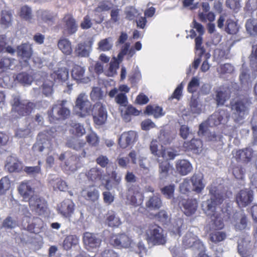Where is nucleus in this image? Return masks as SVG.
<instances>
[{
	"mask_svg": "<svg viewBox=\"0 0 257 257\" xmlns=\"http://www.w3.org/2000/svg\"><path fill=\"white\" fill-rule=\"evenodd\" d=\"M210 198L202 203V208L207 216H210L217 213L215 211L216 206L221 204L224 200V196L214 185H211L209 188Z\"/></svg>",
	"mask_w": 257,
	"mask_h": 257,
	"instance_id": "f257e3e1",
	"label": "nucleus"
},
{
	"mask_svg": "<svg viewBox=\"0 0 257 257\" xmlns=\"http://www.w3.org/2000/svg\"><path fill=\"white\" fill-rule=\"evenodd\" d=\"M66 100H58L48 111L49 120L51 122L54 123L58 120L65 119L70 115V110L66 106Z\"/></svg>",
	"mask_w": 257,
	"mask_h": 257,
	"instance_id": "f03ea898",
	"label": "nucleus"
},
{
	"mask_svg": "<svg viewBox=\"0 0 257 257\" xmlns=\"http://www.w3.org/2000/svg\"><path fill=\"white\" fill-rule=\"evenodd\" d=\"M146 239L153 245H164L166 242V236L163 229L156 225L149 226L146 232Z\"/></svg>",
	"mask_w": 257,
	"mask_h": 257,
	"instance_id": "7ed1b4c3",
	"label": "nucleus"
},
{
	"mask_svg": "<svg viewBox=\"0 0 257 257\" xmlns=\"http://www.w3.org/2000/svg\"><path fill=\"white\" fill-rule=\"evenodd\" d=\"M250 104L246 99L237 100L231 103L232 116L235 121L239 122L248 115Z\"/></svg>",
	"mask_w": 257,
	"mask_h": 257,
	"instance_id": "20e7f679",
	"label": "nucleus"
},
{
	"mask_svg": "<svg viewBox=\"0 0 257 257\" xmlns=\"http://www.w3.org/2000/svg\"><path fill=\"white\" fill-rule=\"evenodd\" d=\"M75 108L77 113L82 117L90 115L92 113L93 107L85 93H81L79 94L75 101Z\"/></svg>",
	"mask_w": 257,
	"mask_h": 257,
	"instance_id": "39448f33",
	"label": "nucleus"
},
{
	"mask_svg": "<svg viewBox=\"0 0 257 257\" xmlns=\"http://www.w3.org/2000/svg\"><path fill=\"white\" fill-rule=\"evenodd\" d=\"M35 107V104L27 100H21L18 97L14 99L13 110L17 112L20 116L29 115Z\"/></svg>",
	"mask_w": 257,
	"mask_h": 257,
	"instance_id": "423d86ee",
	"label": "nucleus"
},
{
	"mask_svg": "<svg viewBox=\"0 0 257 257\" xmlns=\"http://www.w3.org/2000/svg\"><path fill=\"white\" fill-rule=\"evenodd\" d=\"M182 245L185 248H192L193 250L203 251L204 249V244L191 231H188L183 236Z\"/></svg>",
	"mask_w": 257,
	"mask_h": 257,
	"instance_id": "0eeeda50",
	"label": "nucleus"
},
{
	"mask_svg": "<svg viewBox=\"0 0 257 257\" xmlns=\"http://www.w3.org/2000/svg\"><path fill=\"white\" fill-rule=\"evenodd\" d=\"M229 118V113L225 109H220L215 111L208 118L205 123L210 127L226 122Z\"/></svg>",
	"mask_w": 257,
	"mask_h": 257,
	"instance_id": "6e6552de",
	"label": "nucleus"
},
{
	"mask_svg": "<svg viewBox=\"0 0 257 257\" xmlns=\"http://www.w3.org/2000/svg\"><path fill=\"white\" fill-rule=\"evenodd\" d=\"M83 241L85 248L87 250H92L100 246L101 239L97 234L86 232L83 234Z\"/></svg>",
	"mask_w": 257,
	"mask_h": 257,
	"instance_id": "1a4fd4ad",
	"label": "nucleus"
},
{
	"mask_svg": "<svg viewBox=\"0 0 257 257\" xmlns=\"http://www.w3.org/2000/svg\"><path fill=\"white\" fill-rule=\"evenodd\" d=\"M132 240L125 234H119L113 235L110 239L111 244L117 248H128L131 244Z\"/></svg>",
	"mask_w": 257,
	"mask_h": 257,
	"instance_id": "9d476101",
	"label": "nucleus"
},
{
	"mask_svg": "<svg viewBox=\"0 0 257 257\" xmlns=\"http://www.w3.org/2000/svg\"><path fill=\"white\" fill-rule=\"evenodd\" d=\"M253 198V191L247 189L240 190L236 196V202L240 207H244L249 204Z\"/></svg>",
	"mask_w": 257,
	"mask_h": 257,
	"instance_id": "9b49d317",
	"label": "nucleus"
},
{
	"mask_svg": "<svg viewBox=\"0 0 257 257\" xmlns=\"http://www.w3.org/2000/svg\"><path fill=\"white\" fill-rule=\"evenodd\" d=\"M230 90L227 86H221L215 91L214 99L217 106L223 105L230 96Z\"/></svg>",
	"mask_w": 257,
	"mask_h": 257,
	"instance_id": "f8f14e48",
	"label": "nucleus"
},
{
	"mask_svg": "<svg viewBox=\"0 0 257 257\" xmlns=\"http://www.w3.org/2000/svg\"><path fill=\"white\" fill-rule=\"evenodd\" d=\"M52 145L51 141L46 138L45 135L41 134L37 142L33 146V150L36 153H41L45 150L49 151L52 148Z\"/></svg>",
	"mask_w": 257,
	"mask_h": 257,
	"instance_id": "ddd939ff",
	"label": "nucleus"
},
{
	"mask_svg": "<svg viewBox=\"0 0 257 257\" xmlns=\"http://www.w3.org/2000/svg\"><path fill=\"white\" fill-rule=\"evenodd\" d=\"M75 205L70 199H65L61 202L58 207V210L61 215L65 218H70L73 214Z\"/></svg>",
	"mask_w": 257,
	"mask_h": 257,
	"instance_id": "4468645a",
	"label": "nucleus"
},
{
	"mask_svg": "<svg viewBox=\"0 0 257 257\" xmlns=\"http://www.w3.org/2000/svg\"><path fill=\"white\" fill-rule=\"evenodd\" d=\"M93 108L97 109L93 116L94 122L98 125L103 124L107 118V112L105 107L100 102H97L93 106Z\"/></svg>",
	"mask_w": 257,
	"mask_h": 257,
	"instance_id": "2eb2a0df",
	"label": "nucleus"
},
{
	"mask_svg": "<svg viewBox=\"0 0 257 257\" xmlns=\"http://www.w3.org/2000/svg\"><path fill=\"white\" fill-rule=\"evenodd\" d=\"M138 187L130 189L127 196V200L134 206H138L143 201L144 196Z\"/></svg>",
	"mask_w": 257,
	"mask_h": 257,
	"instance_id": "dca6fc26",
	"label": "nucleus"
},
{
	"mask_svg": "<svg viewBox=\"0 0 257 257\" xmlns=\"http://www.w3.org/2000/svg\"><path fill=\"white\" fill-rule=\"evenodd\" d=\"M181 205L184 213L187 216H190L196 212L198 207V202L195 199L183 200L181 202Z\"/></svg>",
	"mask_w": 257,
	"mask_h": 257,
	"instance_id": "f3484780",
	"label": "nucleus"
},
{
	"mask_svg": "<svg viewBox=\"0 0 257 257\" xmlns=\"http://www.w3.org/2000/svg\"><path fill=\"white\" fill-rule=\"evenodd\" d=\"M85 69L79 65H75L72 70V77L79 83H87L90 81L89 77L85 76Z\"/></svg>",
	"mask_w": 257,
	"mask_h": 257,
	"instance_id": "a211bd4d",
	"label": "nucleus"
},
{
	"mask_svg": "<svg viewBox=\"0 0 257 257\" xmlns=\"http://www.w3.org/2000/svg\"><path fill=\"white\" fill-rule=\"evenodd\" d=\"M137 134L134 131L123 133L119 139V145L122 148H126L132 144L136 140Z\"/></svg>",
	"mask_w": 257,
	"mask_h": 257,
	"instance_id": "6ab92c4d",
	"label": "nucleus"
},
{
	"mask_svg": "<svg viewBox=\"0 0 257 257\" xmlns=\"http://www.w3.org/2000/svg\"><path fill=\"white\" fill-rule=\"evenodd\" d=\"M185 229L183 220L177 218L173 221L169 229V231L171 235L175 238H178L181 235L182 231Z\"/></svg>",
	"mask_w": 257,
	"mask_h": 257,
	"instance_id": "aec40b11",
	"label": "nucleus"
},
{
	"mask_svg": "<svg viewBox=\"0 0 257 257\" xmlns=\"http://www.w3.org/2000/svg\"><path fill=\"white\" fill-rule=\"evenodd\" d=\"M253 150L251 148H245L236 152L234 158L238 162L246 163L250 161L252 157Z\"/></svg>",
	"mask_w": 257,
	"mask_h": 257,
	"instance_id": "412c9836",
	"label": "nucleus"
},
{
	"mask_svg": "<svg viewBox=\"0 0 257 257\" xmlns=\"http://www.w3.org/2000/svg\"><path fill=\"white\" fill-rule=\"evenodd\" d=\"M18 191L24 199L29 198L33 195L34 192L32 182L29 181L22 182L18 187Z\"/></svg>",
	"mask_w": 257,
	"mask_h": 257,
	"instance_id": "4be33fe9",
	"label": "nucleus"
},
{
	"mask_svg": "<svg viewBox=\"0 0 257 257\" xmlns=\"http://www.w3.org/2000/svg\"><path fill=\"white\" fill-rule=\"evenodd\" d=\"M64 30L68 34L72 35L77 30V25L74 18L70 15H66L63 18Z\"/></svg>",
	"mask_w": 257,
	"mask_h": 257,
	"instance_id": "5701e85b",
	"label": "nucleus"
},
{
	"mask_svg": "<svg viewBox=\"0 0 257 257\" xmlns=\"http://www.w3.org/2000/svg\"><path fill=\"white\" fill-rule=\"evenodd\" d=\"M248 239H240L238 241V251L241 257H253L249 248Z\"/></svg>",
	"mask_w": 257,
	"mask_h": 257,
	"instance_id": "b1692460",
	"label": "nucleus"
},
{
	"mask_svg": "<svg viewBox=\"0 0 257 257\" xmlns=\"http://www.w3.org/2000/svg\"><path fill=\"white\" fill-rule=\"evenodd\" d=\"M69 72L66 68H61L51 74L50 78L55 82H62L68 78Z\"/></svg>",
	"mask_w": 257,
	"mask_h": 257,
	"instance_id": "393cba45",
	"label": "nucleus"
},
{
	"mask_svg": "<svg viewBox=\"0 0 257 257\" xmlns=\"http://www.w3.org/2000/svg\"><path fill=\"white\" fill-rule=\"evenodd\" d=\"M17 53L19 56L21 57L24 61L26 62L32 56V46L27 43L23 44L18 47Z\"/></svg>",
	"mask_w": 257,
	"mask_h": 257,
	"instance_id": "a878e982",
	"label": "nucleus"
},
{
	"mask_svg": "<svg viewBox=\"0 0 257 257\" xmlns=\"http://www.w3.org/2000/svg\"><path fill=\"white\" fill-rule=\"evenodd\" d=\"M13 14L10 10H2L0 14V25L7 29L12 26Z\"/></svg>",
	"mask_w": 257,
	"mask_h": 257,
	"instance_id": "bb28decb",
	"label": "nucleus"
},
{
	"mask_svg": "<svg viewBox=\"0 0 257 257\" xmlns=\"http://www.w3.org/2000/svg\"><path fill=\"white\" fill-rule=\"evenodd\" d=\"M81 195L87 200L95 202L99 197L98 190L93 187H88L81 191Z\"/></svg>",
	"mask_w": 257,
	"mask_h": 257,
	"instance_id": "cd10ccee",
	"label": "nucleus"
},
{
	"mask_svg": "<svg viewBox=\"0 0 257 257\" xmlns=\"http://www.w3.org/2000/svg\"><path fill=\"white\" fill-rule=\"evenodd\" d=\"M177 171L182 175H186L192 170L191 164L186 160H179L176 164Z\"/></svg>",
	"mask_w": 257,
	"mask_h": 257,
	"instance_id": "c85d7f7f",
	"label": "nucleus"
},
{
	"mask_svg": "<svg viewBox=\"0 0 257 257\" xmlns=\"http://www.w3.org/2000/svg\"><path fill=\"white\" fill-rule=\"evenodd\" d=\"M91 44L88 45L85 42L78 44L74 51L76 55L81 57H88L91 51Z\"/></svg>",
	"mask_w": 257,
	"mask_h": 257,
	"instance_id": "c756f323",
	"label": "nucleus"
},
{
	"mask_svg": "<svg viewBox=\"0 0 257 257\" xmlns=\"http://www.w3.org/2000/svg\"><path fill=\"white\" fill-rule=\"evenodd\" d=\"M203 176L202 174H194L191 178V185L192 191L200 193L204 188L205 184L202 182Z\"/></svg>",
	"mask_w": 257,
	"mask_h": 257,
	"instance_id": "7c9ffc66",
	"label": "nucleus"
},
{
	"mask_svg": "<svg viewBox=\"0 0 257 257\" xmlns=\"http://www.w3.org/2000/svg\"><path fill=\"white\" fill-rule=\"evenodd\" d=\"M6 168L10 172H19L22 165L16 157L10 156L7 158Z\"/></svg>",
	"mask_w": 257,
	"mask_h": 257,
	"instance_id": "2f4dec72",
	"label": "nucleus"
},
{
	"mask_svg": "<svg viewBox=\"0 0 257 257\" xmlns=\"http://www.w3.org/2000/svg\"><path fill=\"white\" fill-rule=\"evenodd\" d=\"M199 135L205 136L209 141L212 142H221V137L219 135H216L214 132H207L206 131L205 123H201L199 125V130L198 131Z\"/></svg>",
	"mask_w": 257,
	"mask_h": 257,
	"instance_id": "473e14b6",
	"label": "nucleus"
},
{
	"mask_svg": "<svg viewBox=\"0 0 257 257\" xmlns=\"http://www.w3.org/2000/svg\"><path fill=\"white\" fill-rule=\"evenodd\" d=\"M16 60L7 57H0V73L9 69H13Z\"/></svg>",
	"mask_w": 257,
	"mask_h": 257,
	"instance_id": "72a5a7b5",
	"label": "nucleus"
},
{
	"mask_svg": "<svg viewBox=\"0 0 257 257\" xmlns=\"http://www.w3.org/2000/svg\"><path fill=\"white\" fill-rule=\"evenodd\" d=\"M162 205V202L160 197L153 195L150 197L146 203V206L150 210L159 209Z\"/></svg>",
	"mask_w": 257,
	"mask_h": 257,
	"instance_id": "f704fd0d",
	"label": "nucleus"
},
{
	"mask_svg": "<svg viewBox=\"0 0 257 257\" xmlns=\"http://www.w3.org/2000/svg\"><path fill=\"white\" fill-rule=\"evenodd\" d=\"M113 46V39L108 37L101 40L98 43V50L100 51H108L111 50Z\"/></svg>",
	"mask_w": 257,
	"mask_h": 257,
	"instance_id": "c9c22d12",
	"label": "nucleus"
},
{
	"mask_svg": "<svg viewBox=\"0 0 257 257\" xmlns=\"http://www.w3.org/2000/svg\"><path fill=\"white\" fill-rule=\"evenodd\" d=\"M58 47L66 55H70L72 51L71 43L66 38L60 39L58 42Z\"/></svg>",
	"mask_w": 257,
	"mask_h": 257,
	"instance_id": "e433bc0d",
	"label": "nucleus"
},
{
	"mask_svg": "<svg viewBox=\"0 0 257 257\" xmlns=\"http://www.w3.org/2000/svg\"><path fill=\"white\" fill-rule=\"evenodd\" d=\"M106 221L109 226L117 227L121 224L119 217L112 211H108L106 215Z\"/></svg>",
	"mask_w": 257,
	"mask_h": 257,
	"instance_id": "4c0bfd02",
	"label": "nucleus"
},
{
	"mask_svg": "<svg viewBox=\"0 0 257 257\" xmlns=\"http://www.w3.org/2000/svg\"><path fill=\"white\" fill-rule=\"evenodd\" d=\"M79 238L75 235H70L65 237L63 241V246L66 250L70 249L72 246L78 244Z\"/></svg>",
	"mask_w": 257,
	"mask_h": 257,
	"instance_id": "58836bf2",
	"label": "nucleus"
},
{
	"mask_svg": "<svg viewBox=\"0 0 257 257\" xmlns=\"http://www.w3.org/2000/svg\"><path fill=\"white\" fill-rule=\"evenodd\" d=\"M70 133L77 137H81L85 134V130L83 125L79 123L72 122L71 124V128H70Z\"/></svg>",
	"mask_w": 257,
	"mask_h": 257,
	"instance_id": "ea45409f",
	"label": "nucleus"
},
{
	"mask_svg": "<svg viewBox=\"0 0 257 257\" xmlns=\"http://www.w3.org/2000/svg\"><path fill=\"white\" fill-rule=\"evenodd\" d=\"M234 217H238L236 220H234L233 222L235 229L241 230L245 229L247 225L246 217L241 214L239 215L238 214H235Z\"/></svg>",
	"mask_w": 257,
	"mask_h": 257,
	"instance_id": "a19ab883",
	"label": "nucleus"
},
{
	"mask_svg": "<svg viewBox=\"0 0 257 257\" xmlns=\"http://www.w3.org/2000/svg\"><path fill=\"white\" fill-rule=\"evenodd\" d=\"M120 61L115 57H113V60L111 61L108 70L106 71V75L109 77H113L117 74V70L119 68Z\"/></svg>",
	"mask_w": 257,
	"mask_h": 257,
	"instance_id": "79ce46f5",
	"label": "nucleus"
},
{
	"mask_svg": "<svg viewBox=\"0 0 257 257\" xmlns=\"http://www.w3.org/2000/svg\"><path fill=\"white\" fill-rule=\"evenodd\" d=\"M210 216L211 218V226L213 229H220L223 227V222L221 217L217 212Z\"/></svg>",
	"mask_w": 257,
	"mask_h": 257,
	"instance_id": "37998d69",
	"label": "nucleus"
},
{
	"mask_svg": "<svg viewBox=\"0 0 257 257\" xmlns=\"http://www.w3.org/2000/svg\"><path fill=\"white\" fill-rule=\"evenodd\" d=\"M101 170L97 167L91 168L87 173V177L92 181L100 180L101 178Z\"/></svg>",
	"mask_w": 257,
	"mask_h": 257,
	"instance_id": "c03bdc74",
	"label": "nucleus"
},
{
	"mask_svg": "<svg viewBox=\"0 0 257 257\" xmlns=\"http://www.w3.org/2000/svg\"><path fill=\"white\" fill-rule=\"evenodd\" d=\"M146 112L148 114H153L156 118L160 117L164 114L163 112V108L158 106H147Z\"/></svg>",
	"mask_w": 257,
	"mask_h": 257,
	"instance_id": "a18cd8bd",
	"label": "nucleus"
},
{
	"mask_svg": "<svg viewBox=\"0 0 257 257\" xmlns=\"http://www.w3.org/2000/svg\"><path fill=\"white\" fill-rule=\"evenodd\" d=\"M16 79L21 83L28 85L31 84L33 81L32 76L26 72L19 73L16 76Z\"/></svg>",
	"mask_w": 257,
	"mask_h": 257,
	"instance_id": "49530a36",
	"label": "nucleus"
},
{
	"mask_svg": "<svg viewBox=\"0 0 257 257\" xmlns=\"http://www.w3.org/2000/svg\"><path fill=\"white\" fill-rule=\"evenodd\" d=\"M158 139L161 143L166 145L169 144L173 139V138L171 136L170 131L161 130Z\"/></svg>",
	"mask_w": 257,
	"mask_h": 257,
	"instance_id": "de8ad7c7",
	"label": "nucleus"
},
{
	"mask_svg": "<svg viewBox=\"0 0 257 257\" xmlns=\"http://www.w3.org/2000/svg\"><path fill=\"white\" fill-rule=\"evenodd\" d=\"M249 59L251 67L257 71V44L252 46L251 53Z\"/></svg>",
	"mask_w": 257,
	"mask_h": 257,
	"instance_id": "09e8293b",
	"label": "nucleus"
},
{
	"mask_svg": "<svg viewBox=\"0 0 257 257\" xmlns=\"http://www.w3.org/2000/svg\"><path fill=\"white\" fill-rule=\"evenodd\" d=\"M20 17L26 21H30L32 19V11L30 7L25 5L22 7L20 12Z\"/></svg>",
	"mask_w": 257,
	"mask_h": 257,
	"instance_id": "8fccbe9b",
	"label": "nucleus"
},
{
	"mask_svg": "<svg viewBox=\"0 0 257 257\" xmlns=\"http://www.w3.org/2000/svg\"><path fill=\"white\" fill-rule=\"evenodd\" d=\"M190 107L191 112L195 114H199L202 111V104L195 98L192 97L190 102Z\"/></svg>",
	"mask_w": 257,
	"mask_h": 257,
	"instance_id": "3c124183",
	"label": "nucleus"
},
{
	"mask_svg": "<svg viewBox=\"0 0 257 257\" xmlns=\"http://www.w3.org/2000/svg\"><path fill=\"white\" fill-rule=\"evenodd\" d=\"M169 169V164L167 161H164L160 163L159 172L161 179H164L168 175Z\"/></svg>",
	"mask_w": 257,
	"mask_h": 257,
	"instance_id": "603ef678",
	"label": "nucleus"
},
{
	"mask_svg": "<svg viewBox=\"0 0 257 257\" xmlns=\"http://www.w3.org/2000/svg\"><path fill=\"white\" fill-rule=\"evenodd\" d=\"M245 27L246 31L250 35L257 34V23L255 20L252 19L247 20Z\"/></svg>",
	"mask_w": 257,
	"mask_h": 257,
	"instance_id": "864d4df0",
	"label": "nucleus"
},
{
	"mask_svg": "<svg viewBox=\"0 0 257 257\" xmlns=\"http://www.w3.org/2000/svg\"><path fill=\"white\" fill-rule=\"evenodd\" d=\"M68 157L69 158L65 162L66 166L68 167L69 169L72 171L76 170L78 157L75 155H70Z\"/></svg>",
	"mask_w": 257,
	"mask_h": 257,
	"instance_id": "5fc2aeb1",
	"label": "nucleus"
},
{
	"mask_svg": "<svg viewBox=\"0 0 257 257\" xmlns=\"http://www.w3.org/2000/svg\"><path fill=\"white\" fill-rule=\"evenodd\" d=\"M53 81L52 80L46 81L42 86L43 93L46 96L50 95L53 92Z\"/></svg>",
	"mask_w": 257,
	"mask_h": 257,
	"instance_id": "6e6d98bb",
	"label": "nucleus"
},
{
	"mask_svg": "<svg viewBox=\"0 0 257 257\" xmlns=\"http://www.w3.org/2000/svg\"><path fill=\"white\" fill-rule=\"evenodd\" d=\"M199 79L196 77H193L188 83L187 86L188 91L191 93H193L196 92L199 86Z\"/></svg>",
	"mask_w": 257,
	"mask_h": 257,
	"instance_id": "4d7b16f0",
	"label": "nucleus"
},
{
	"mask_svg": "<svg viewBox=\"0 0 257 257\" xmlns=\"http://www.w3.org/2000/svg\"><path fill=\"white\" fill-rule=\"evenodd\" d=\"M32 128L30 124L27 128H19L16 131L15 136L18 138H25L31 134Z\"/></svg>",
	"mask_w": 257,
	"mask_h": 257,
	"instance_id": "13d9d810",
	"label": "nucleus"
},
{
	"mask_svg": "<svg viewBox=\"0 0 257 257\" xmlns=\"http://www.w3.org/2000/svg\"><path fill=\"white\" fill-rule=\"evenodd\" d=\"M226 235L223 231H216L210 234V240L215 243H217L224 240Z\"/></svg>",
	"mask_w": 257,
	"mask_h": 257,
	"instance_id": "bf43d9fd",
	"label": "nucleus"
},
{
	"mask_svg": "<svg viewBox=\"0 0 257 257\" xmlns=\"http://www.w3.org/2000/svg\"><path fill=\"white\" fill-rule=\"evenodd\" d=\"M54 188H57L61 191H65L68 189L67 183L60 178H56L53 181Z\"/></svg>",
	"mask_w": 257,
	"mask_h": 257,
	"instance_id": "052dcab7",
	"label": "nucleus"
},
{
	"mask_svg": "<svg viewBox=\"0 0 257 257\" xmlns=\"http://www.w3.org/2000/svg\"><path fill=\"white\" fill-rule=\"evenodd\" d=\"M227 25L225 28V31L229 34H234L238 31V27L235 22L227 20L226 22Z\"/></svg>",
	"mask_w": 257,
	"mask_h": 257,
	"instance_id": "680f3d73",
	"label": "nucleus"
},
{
	"mask_svg": "<svg viewBox=\"0 0 257 257\" xmlns=\"http://www.w3.org/2000/svg\"><path fill=\"white\" fill-rule=\"evenodd\" d=\"M162 157L166 160H172L177 156V151H174L171 148L164 150L161 153Z\"/></svg>",
	"mask_w": 257,
	"mask_h": 257,
	"instance_id": "e2e57ef3",
	"label": "nucleus"
},
{
	"mask_svg": "<svg viewBox=\"0 0 257 257\" xmlns=\"http://www.w3.org/2000/svg\"><path fill=\"white\" fill-rule=\"evenodd\" d=\"M10 187V182L8 178L5 177L0 180V195L4 194Z\"/></svg>",
	"mask_w": 257,
	"mask_h": 257,
	"instance_id": "0e129e2a",
	"label": "nucleus"
},
{
	"mask_svg": "<svg viewBox=\"0 0 257 257\" xmlns=\"http://www.w3.org/2000/svg\"><path fill=\"white\" fill-rule=\"evenodd\" d=\"M18 225L17 222L11 217H8L3 221V226L7 229H13Z\"/></svg>",
	"mask_w": 257,
	"mask_h": 257,
	"instance_id": "69168bd1",
	"label": "nucleus"
},
{
	"mask_svg": "<svg viewBox=\"0 0 257 257\" xmlns=\"http://www.w3.org/2000/svg\"><path fill=\"white\" fill-rule=\"evenodd\" d=\"M233 70V67L228 63L220 65L217 69V71L222 74H231Z\"/></svg>",
	"mask_w": 257,
	"mask_h": 257,
	"instance_id": "338daca9",
	"label": "nucleus"
},
{
	"mask_svg": "<svg viewBox=\"0 0 257 257\" xmlns=\"http://www.w3.org/2000/svg\"><path fill=\"white\" fill-rule=\"evenodd\" d=\"M191 179H185L180 185V190L182 193L192 190V185H191Z\"/></svg>",
	"mask_w": 257,
	"mask_h": 257,
	"instance_id": "774afa93",
	"label": "nucleus"
}]
</instances>
